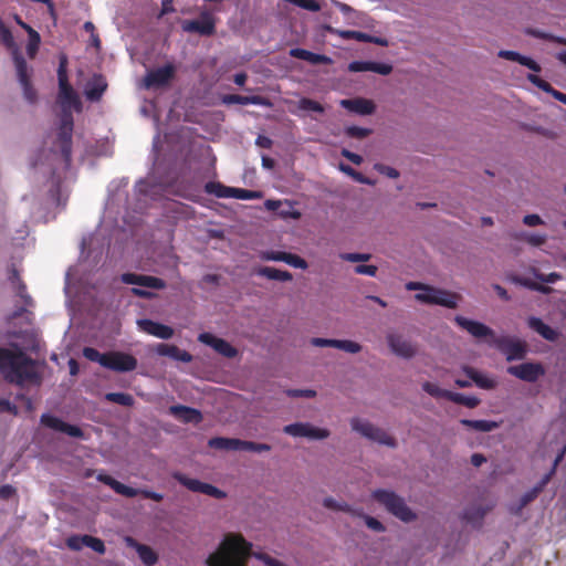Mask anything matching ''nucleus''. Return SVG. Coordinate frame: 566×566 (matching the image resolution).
Wrapping results in <instances>:
<instances>
[{"instance_id": "1", "label": "nucleus", "mask_w": 566, "mask_h": 566, "mask_svg": "<svg viewBox=\"0 0 566 566\" xmlns=\"http://www.w3.org/2000/svg\"><path fill=\"white\" fill-rule=\"evenodd\" d=\"M0 373L6 381L17 386L39 385L42 379L36 361L17 344L0 347Z\"/></svg>"}, {"instance_id": "2", "label": "nucleus", "mask_w": 566, "mask_h": 566, "mask_svg": "<svg viewBox=\"0 0 566 566\" xmlns=\"http://www.w3.org/2000/svg\"><path fill=\"white\" fill-rule=\"evenodd\" d=\"M252 545L241 534L229 533L224 536L217 552L208 559V566H245L251 556Z\"/></svg>"}, {"instance_id": "3", "label": "nucleus", "mask_w": 566, "mask_h": 566, "mask_svg": "<svg viewBox=\"0 0 566 566\" xmlns=\"http://www.w3.org/2000/svg\"><path fill=\"white\" fill-rule=\"evenodd\" d=\"M373 497L382 504L388 512L403 522H411L416 518V514L406 504L405 500L395 492L386 490H376Z\"/></svg>"}, {"instance_id": "4", "label": "nucleus", "mask_w": 566, "mask_h": 566, "mask_svg": "<svg viewBox=\"0 0 566 566\" xmlns=\"http://www.w3.org/2000/svg\"><path fill=\"white\" fill-rule=\"evenodd\" d=\"M97 481L104 483L105 485L109 486L115 493L126 496V497H135L137 495H142L144 499L153 500L155 502H161L164 499V495L150 490H138L130 486H127L117 480H115L113 476L106 474V473H98L96 476Z\"/></svg>"}, {"instance_id": "5", "label": "nucleus", "mask_w": 566, "mask_h": 566, "mask_svg": "<svg viewBox=\"0 0 566 566\" xmlns=\"http://www.w3.org/2000/svg\"><path fill=\"white\" fill-rule=\"evenodd\" d=\"M416 300L426 304L441 305L448 308L458 306L459 296L454 293L426 285L423 290L415 295Z\"/></svg>"}, {"instance_id": "6", "label": "nucleus", "mask_w": 566, "mask_h": 566, "mask_svg": "<svg viewBox=\"0 0 566 566\" xmlns=\"http://www.w3.org/2000/svg\"><path fill=\"white\" fill-rule=\"evenodd\" d=\"M350 424L353 430L359 432L361 436L373 441L391 448L396 447L395 438L389 436L385 430L375 427L368 421L361 420L359 418H354L352 419Z\"/></svg>"}, {"instance_id": "7", "label": "nucleus", "mask_w": 566, "mask_h": 566, "mask_svg": "<svg viewBox=\"0 0 566 566\" xmlns=\"http://www.w3.org/2000/svg\"><path fill=\"white\" fill-rule=\"evenodd\" d=\"M206 191L217 196L218 198H235L241 200H250L261 198L260 191L248 190L242 188H232L221 185L220 182H208Z\"/></svg>"}, {"instance_id": "8", "label": "nucleus", "mask_w": 566, "mask_h": 566, "mask_svg": "<svg viewBox=\"0 0 566 566\" xmlns=\"http://www.w3.org/2000/svg\"><path fill=\"white\" fill-rule=\"evenodd\" d=\"M490 345L495 346L509 361L524 358L526 354V345L520 339L509 336H500L490 342Z\"/></svg>"}, {"instance_id": "9", "label": "nucleus", "mask_w": 566, "mask_h": 566, "mask_svg": "<svg viewBox=\"0 0 566 566\" xmlns=\"http://www.w3.org/2000/svg\"><path fill=\"white\" fill-rule=\"evenodd\" d=\"M172 476L181 485L186 486L188 490L192 492L202 493L214 499L226 497V493L212 484L201 482L200 480L197 479L188 478L187 475L179 472L174 473Z\"/></svg>"}, {"instance_id": "10", "label": "nucleus", "mask_w": 566, "mask_h": 566, "mask_svg": "<svg viewBox=\"0 0 566 566\" xmlns=\"http://www.w3.org/2000/svg\"><path fill=\"white\" fill-rule=\"evenodd\" d=\"M454 322L458 326L467 331L474 338L486 339L489 344L495 338L494 331L483 323L469 319L461 315H457L454 317Z\"/></svg>"}, {"instance_id": "11", "label": "nucleus", "mask_w": 566, "mask_h": 566, "mask_svg": "<svg viewBox=\"0 0 566 566\" xmlns=\"http://www.w3.org/2000/svg\"><path fill=\"white\" fill-rule=\"evenodd\" d=\"M104 367L117 373H127L136 369L137 359L124 352H108Z\"/></svg>"}, {"instance_id": "12", "label": "nucleus", "mask_w": 566, "mask_h": 566, "mask_svg": "<svg viewBox=\"0 0 566 566\" xmlns=\"http://www.w3.org/2000/svg\"><path fill=\"white\" fill-rule=\"evenodd\" d=\"M14 65L18 81L22 87L23 96L29 103H33L35 101V92L30 84L29 67L25 60L18 50L14 52Z\"/></svg>"}, {"instance_id": "13", "label": "nucleus", "mask_w": 566, "mask_h": 566, "mask_svg": "<svg viewBox=\"0 0 566 566\" xmlns=\"http://www.w3.org/2000/svg\"><path fill=\"white\" fill-rule=\"evenodd\" d=\"M283 432L292 437H305L314 440H322L329 437V431L327 429L316 428L304 422L287 424L283 428Z\"/></svg>"}, {"instance_id": "14", "label": "nucleus", "mask_w": 566, "mask_h": 566, "mask_svg": "<svg viewBox=\"0 0 566 566\" xmlns=\"http://www.w3.org/2000/svg\"><path fill=\"white\" fill-rule=\"evenodd\" d=\"M41 423L50 429L63 432L72 438L86 439L84 431L80 427L70 424L55 416L43 413L41 416Z\"/></svg>"}, {"instance_id": "15", "label": "nucleus", "mask_w": 566, "mask_h": 566, "mask_svg": "<svg viewBox=\"0 0 566 566\" xmlns=\"http://www.w3.org/2000/svg\"><path fill=\"white\" fill-rule=\"evenodd\" d=\"M507 373L521 380L535 382L539 377L544 376L545 369L539 363H523L510 366Z\"/></svg>"}, {"instance_id": "16", "label": "nucleus", "mask_w": 566, "mask_h": 566, "mask_svg": "<svg viewBox=\"0 0 566 566\" xmlns=\"http://www.w3.org/2000/svg\"><path fill=\"white\" fill-rule=\"evenodd\" d=\"M174 66L170 64L148 71L143 80V87L147 90L161 87L168 84L174 75Z\"/></svg>"}, {"instance_id": "17", "label": "nucleus", "mask_w": 566, "mask_h": 566, "mask_svg": "<svg viewBox=\"0 0 566 566\" xmlns=\"http://www.w3.org/2000/svg\"><path fill=\"white\" fill-rule=\"evenodd\" d=\"M57 102L62 114H72V111L81 112L82 109L80 98L69 83L59 84Z\"/></svg>"}, {"instance_id": "18", "label": "nucleus", "mask_w": 566, "mask_h": 566, "mask_svg": "<svg viewBox=\"0 0 566 566\" xmlns=\"http://www.w3.org/2000/svg\"><path fill=\"white\" fill-rule=\"evenodd\" d=\"M198 340L207 346L212 347L218 354L233 358L238 355V350L226 339L219 338L211 333H201L198 336Z\"/></svg>"}, {"instance_id": "19", "label": "nucleus", "mask_w": 566, "mask_h": 566, "mask_svg": "<svg viewBox=\"0 0 566 566\" xmlns=\"http://www.w3.org/2000/svg\"><path fill=\"white\" fill-rule=\"evenodd\" d=\"M181 28L189 33L210 35L214 32V19L210 13L203 12L198 20H185Z\"/></svg>"}, {"instance_id": "20", "label": "nucleus", "mask_w": 566, "mask_h": 566, "mask_svg": "<svg viewBox=\"0 0 566 566\" xmlns=\"http://www.w3.org/2000/svg\"><path fill=\"white\" fill-rule=\"evenodd\" d=\"M387 342L392 353L397 356L411 358L416 354V346L400 334H388Z\"/></svg>"}, {"instance_id": "21", "label": "nucleus", "mask_w": 566, "mask_h": 566, "mask_svg": "<svg viewBox=\"0 0 566 566\" xmlns=\"http://www.w3.org/2000/svg\"><path fill=\"white\" fill-rule=\"evenodd\" d=\"M137 324L140 331L160 339H169L174 336V329L170 326L153 319H139Z\"/></svg>"}, {"instance_id": "22", "label": "nucleus", "mask_w": 566, "mask_h": 566, "mask_svg": "<svg viewBox=\"0 0 566 566\" xmlns=\"http://www.w3.org/2000/svg\"><path fill=\"white\" fill-rule=\"evenodd\" d=\"M106 88V78L101 74H94L84 86V95L90 102H97L102 98Z\"/></svg>"}, {"instance_id": "23", "label": "nucleus", "mask_w": 566, "mask_h": 566, "mask_svg": "<svg viewBox=\"0 0 566 566\" xmlns=\"http://www.w3.org/2000/svg\"><path fill=\"white\" fill-rule=\"evenodd\" d=\"M48 196L54 205L65 208L70 196V189L64 184V179H51Z\"/></svg>"}, {"instance_id": "24", "label": "nucleus", "mask_w": 566, "mask_h": 566, "mask_svg": "<svg viewBox=\"0 0 566 566\" xmlns=\"http://www.w3.org/2000/svg\"><path fill=\"white\" fill-rule=\"evenodd\" d=\"M264 207L266 210L275 212L282 219H300L301 212L295 210L292 203L287 200H273L268 199L264 202Z\"/></svg>"}, {"instance_id": "25", "label": "nucleus", "mask_w": 566, "mask_h": 566, "mask_svg": "<svg viewBox=\"0 0 566 566\" xmlns=\"http://www.w3.org/2000/svg\"><path fill=\"white\" fill-rule=\"evenodd\" d=\"M339 105L343 108L358 115H370L376 109V105L371 99L363 97L342 99Z\"/></svg>"}, {"instance_id": "26", "label": "nucleus", "mask_w": 566, "mask_h": 566, "mask_svg": "<svg viewBox=\"0 0 566 566\" xmlns=\"http://www.w3.org/2000/svg\"><path fill=\"white\" fill-rule=\"evenodd\" d=\"M122 280L126 284H135L155 290H161L166 286V283L163 279L151 275L125 273L123 274Z\"/></svg>"}, {"instance_id": "27", "label": "nucleus", "mask_w": 566, "mask_h": 566, "mask_svg": "<svg viewBox=\"0 0 566 566\" xmlns=\"http://www.w3.org/2000/svg\"><path fill=\"white\" fill-rule=\"evenodd\" d=\"M73 132L72 114H62L59 138L61 140V149L63 155L69 158L71 154V138Z\"/></svg>"}, {"instance_id": "28", "label": "nucleus", "mask_w": 566, "mask_h": 566, "mask_svg": "<svg viewBox=\"0 0 566 566\" xmlns=\"http://www.w3.org/2000/svg\"><path fill=\"white\" fill-rule=\"evenodd\" d=\"M169 413L185 423H199L202 421V415L198 409L184 405L171 406Z\"/></svg>"}, {"instance_id": "29", "label": "nucleus", "mask_w": 566, "mask_h": 566, "mask_svg": "<svg viewBox=\"0 0 566 566\" xmlns=\"http://www.w3.org/2000/svg\"><path fill=\"white\" fill-rule=\"evenodd\" d=\"M497 55H499V57H502V59H505L509 61H513V62H517L518 64L527 67L528 70H531L533 72L537 73V72L542 71L541 65L535 60H533L530 56L523 55L516 51L500 50Z\"/></svg>"}, {"instance_id": "30", "label": "nucleus", "mask_w": 566, "mask_h": 566, "mask_svg": "<svg viewBox=\"0 0 566 566\" xmlns=\"http://www.w3.org/2000/svg\"><path fill=\"white\" fill-rule=\"evenodd\" d=\"M290 55L295 59H300L303 61L308 62L312 65H318V64H332L333 60L332 57L325 55V54H318L311 52L305 49L294 48L290 50Z\"/></svg>"}, {"instance_id": "31", "label": "nucleus", "mask_w": 566, "mask_h": 566, "mask_svg": "<svg viewBox=\"0 0 566 566\" xmlns=\"http://www.w3.org/2000/svg\"><path fill=\"white\" fill-rule=\"evenodd\" d=\"M156 353L160 356H167L182 363H190L192 360V355L190 353L171 344H158L156 347Z\"/></svg>"}, {"instance_id": "32", "label": "nucleus", "mask_w": 566, "mask_h": 566, "mask_svg": "<svg viewBox=\"0 0 566 566\" xmlns=\"http://www.w3.org/2000/svg\"><path fill=\"white\" fill-rule=\"evenodd\" d=\"M221 102L226 105L240 104V105H256L270 106V102L262 96H241L235 94H228L221 97Z\"/></svg>"}, {"instance_id": "33", "label": "nucleus", "mask_w": 566, "mask_h": 566, "mask_svg": "<svg viewBox=\"0 0 566 566\" xmlns=\"http://www.w3.org/2000/svg\"><path fill=\"white\" fill-rule=\"evenodd\" d=\"M126 543L128 546L134 547L137 551L139 558L145 565L153 566L156 564L158 556L153 548L147 545L139 544L132 537H126Z\"/></svg>"}, {"instance_id": "34", "label": "nucleus", "mask_w": 566, "mask_h": 566, "mask_svg": "<svg viewBox=\"0 0 566 566\" xmlns=\"http://www.w3.org/2000/svg\"><path fill=\"white\" fill-rule=\"evenodd\" d=\"M528 82L535 85L537 88L551 94L554 98L566 105V94L555 90L549 83L542 80L536 74L530 73L526 75Z\"/></svg>"}, {"instance_id": "35", "label": "nucleus", "mask_w": 566, "mask_h": 566, "mask_svg": "<svg viewBox=\"0 0 566 566\" xmlns=\"http://www.w3.org/2000/svg\"><path fill=\"white\" fill-rule=\"evenodd\" d=\"M528 326L546 340L555 342L558 338V333L538 317H530Z\"/></svg>"}, {"instance_id": "36", "label": "nucleus", "mask_w": 566, "mask_h": 566, "mask_svg": "<svg viewBox=\"0 0 566 566\" xmlns=\"http://www.w3.org/2000/svg\"><path fill=\"white\" fill-rule=\"evenodd\" d=\"M240 441L238 438L214 437L208 441V446L218 450L240 451Z\"/></svg>"}, {"instance_id": "37", "label": "nucleus", "mask_w": 566, "mask_h": 566, "mask_svg": "<svg viewBox=\"0 0 566 566\" xmlns=\"http://www.w3.org/2000/svg\"><path fill=\"white\" fill-rule=\"evenodd\" d=\"M460 423L469 429L479 432H490L499 427L497 422L491 420L461 419Z\"/></svg>"}, {"instance_id": "38", "label": "nucleus", "mask_w": 566, "mask_h": 566, "mask_svg": "<svg viewBox=\"0 0 566 566\" xmlns=\"http://www.w3.org/2000/svg\"><path fill=\"white\" fill-rule=\"evenodd\" d=\"M490 509H484L481 505H472L464 510L462 518L470 524H481L486 512Z\"/></svg>"}, {"instance_id": "39", "label": "nucleus", "mask_w": 566, "mask_h": 566, "mask_svg": "<svg viewBox=\"0 0 566 566\" xmlns=\"http://www.w3.org/2000/svg\"><path fill=\"white\" fill-rule=\"evenodd\" d=\"M259 275L274 281H291L292 274L289 271L279 270L272 266H263L258 271Z\"/></svg>"}, {"instance_id": "40", "label": "nucleus", "mask_w": 566, "mask_h": 566, "mask_svg": "<svg viewBox=\"0 0 566 566\" xmlns=\"http://www.w3.org/2000/svg\"><path fill=\"white\" fill-rule=\"evenodd\" d=\"M324 29L332 33V34H335V35H338L339 38L342 39H345V40H348V39H355L357 41H360V42H367L368 39V34L367 33H364V32H360V31H353V30H339V29H335L331 25H325Z\"/></svg>"}, {"instance_id": "41", "label": "nucleus", "mask_w": 566, "mask_h": 566, "mask_svg": "<svg viewBox=\"0 0 566 566\" xmlns=\"http://www.w3.org/2000/svg\"><path fill=\"white\" fill-rule=\"evenodd\" d=\"M467 375L474 384L482 389H493L496 386V381L490 377H486L473 368L465 369Z\"/></svg>"}, {"instance_id": "42", "label": "nucleus", "mask_w": 566, "mask_h": 566, "mask_svg": "<svg viewBox=\"0 0 566 566\" xmlns=\"http://www.w3.org/2000/svg\"><path fill=\"white\" fill-rule=\"evenodd\" d=\"M448 400L465 406L468 408H475L480 405V399L475 396H467L460 392L450 391Z\"/></svg>"}, {"instance_id": "43", "label": "nucleus", "mask_w": 566, "mask_h": 566, "mask_svg": "<svg viewBox=\"0 0 566 566\" xmlns=\"http://www.w3.org/2000/svg\"><path fill=\"white\" fill-rule=\"evenodd\" d=\"M296 107H297V112H295L296 115H300L298 112L324 113V111H325V108L322 104H319L318 102H316L314 99L307 98V97L300 98L296 104Z\"/></svg>"}, {"instance_id": "44", "label": "nucleus", "mask_w": 566, "mask_h": 566, "mask_svg": "<svg viewBox=\"0 0 566 566\" xmlns=\"http://www.w3.org/2000/svg\"><path fill=\"white\" fill-rule=\"evenodd\" d=\"M27 33L29 36L28 43H27V54L32 59L35 56V54L39 50V46L41 43V36L33 28H28Z\"/></svg>"}, {"instance_id": "45", "label": "nucleus", "mask_w": 566, "mask_h": 566, "mask_svg": "<svg viewBox=\"0 0 566 566\" xmlns=\"http://www.w3.org/2000/svg\"><path fill=\"white\" fill-rule=\"evenodd\" d=\"M105 399L124 407H132L134 405L133 396L126 392H107Z\"/></svg>"}, {"instance_id": "46", "label": "nucleus", "mask_w": 566, "mask_h": 566, "mask_svg": "<svg viewBox=\"0 0 566 566\" xmlns=\"http://www.w3.org/2000/svg\"><path fill=\"white\" fill-rule=\"evenodd\" d=\"M334 348L352 354H356L361 350V346L358 343L348 339H335Z\"/></svg>"}, {"instance_id": "47", "label": "nucleus", "mask_w": 566, "mask_h": 566, "mask_svg": "<svg viewBox=\"0 0 566 566\" xmlns=\"http://www.w3.org/2000/svg\"><path fill=\"white\" fill-rule=\"evenodd\" d=\"M422 389L434 398H446L448 399L450 390L442 389L433 382L426 381L422 384Z\"/></svg>"}, {"instance_id": "48", "label": "nucleus", "mask_w": 566, "mask_h": 566, "mask_svg": "<svg viewBox=\"0 0 566 566\" xmlns=\"http://www.w3.org/2000/svg\"><path fill=\"white\" fill-rule=\"evenodd\" d=\"M271 450V446L266 443H259L253 441H240V451H251V452H266Z\"/></svg>"}, {"instance_id": "49", "label": "nucleus", "mask_w": 566, "mask_h": 566, "mask_svg": "<svg viewBox=\"0 0 566 566\" xmlns=\"http://www.w3.org/2000/svg\"><path fill=\"white\" fill-rule=\"evenodd\" d=\"M83 356L91 360V361H95V363H98L101 366L104 367L105 365V360L107 358V353L105 354H102L99 353L96 348H93V347H84L83 348Z\"/></svg>"}, {"instance_id": "50", "label": "nucleus", "mask_w": 566, "mask_h": 566, "mask_svg": "<svg viewBox=\"0 0 566 566\" xmlns=\"http://www.w3.org/2000/svg\"><path fill=\"white\" fill-rule=\"evenodd\" d=\"M84 539H85L84 544L86 547H90L97 554H101V555L105 554L106 547H105L104 542L101 538L85 534Z\"/></svg>"}, {"instance_id": "51", "label": "nucleus", "mask_w": 566, "mask_h": 566, "mask_svg": "<svg viewBox=\"0 0 566 566\" xmlns=\"http://www.w3.org/2000/svg\"><path fill=\"white\" fill-rule=\"evenodd\" d=\"M323 505L329 510L343 511V512H348L350 514H356V511L353 510L347 503H339L336 500H334L333 497L324 499Z\"/></svg>"}, {"instance_id": "52", "label": "nucleus", "mask_w": 566, "mask_h": 566, "mask_svg": "<svg viewBox=\"0 0 566 566\" xmlns=\"http://www.w3.org/2000/svg\"><path fill=\"white\" fill-rule=\"evenodd\" d=\"M0 35H1L3 43L8 48L13 49V53L15 52V50L19 51V49L15 46L14 38H13L11 31L6 27V24L3 23V21L1 19H0Z\"/></svg>"}, {"instance_id": "53", "label": "nucleus", "mask_w": 566, "mask_h": 566, "mask_svg": "<svg viewBox=\"0 0 566 566\" xmlns=\"http://www.w3.org/2000/svg\"><path fill=\"white\" fill-rule=\"evenodd\" d=\"M512 281L514 283H517L520 285H523L525 287H528L531 290H534V291H539V292H543V293H547L548 292V287L544 286V285H541V284H537L528 279H523V277H520V276H514L512 279Z\"/></svg>"}, {"instance_id": "54", "label": "nucleus", "mask_w": 566, "mask_h": 566, "mask_svg": "<svg viewBox=\"0 0 566 566\" xmlns=\"http://www.w3.org/2000/svg\"><path fill=\"white\" fill-rule=\"evenodd\" d=\"M373 61H353L348 64V71L353 73L371 72Z\"/></svg>"}, {"instance_id": "55", "label": "nucleus", "mask_w": 566, "mask_h": 566, "mask_svg": "<svg viewBox=\"0 0 566 566\" xmlns=\"http://www.w3.org/2000/svg\"><path fill=\"white\" fill-rule=\"evenodd\" d=\"M85 539H84V535H72L70 537L66 538V546L71 549V551H81L85 544H84Z\"/></svg>"}, {"instance_id": "56", "label": "nucleus", "mask_w": 566, "mask_h": 566, "mask_svg": "<svg viewBox=\"0 0 566 566\" xmlns=\"http://www.w3.org/2000/svg\"><path fill=\"white\" fill-rule=\"evenodd\" d=\"M14 290H15L17 295L22 300L24 306L33 305V300L27 291L25 283H19V285H15Z\"/></svg>"}, {"instance_id": "57", "label": "nucleus", "mask_w": 566, "mask_h": 566, "mask_svg": "<svg viewBox=\"0 0 566 566\" xmlns=\"http://www.w3.org/2000/svg\"><path fill=\"white\" fill-rule=\"evenodd\" d=\"M285 263H287L289 265H292L296 269L304 270L307 268V262L304 259H302L301 256H298L297 254H293V253L287 254Z\"/></svg>"}, {"instance_id": "58", "label": "nucleus", "mask_w": 566, "mask_h": 566, "mask_svg": "<svg viewBox=\"0 0 566 566\" xmlns=\"http://www.w3.org/2000/svg\"><path fill=\"white\" fill-rule=\"evenodd\" d=\"M345 132L348 136L356 137V138H364L365 136H367L370 133V130L368 128H364V127H359V126H348L345 128Z\"/></svg>"}, {"instance_id": "59", "label": "nucleus", "mask_w": 566, "mask_h": 566, "mask_svg": "<svg viewBox=\"0 0 566 566\" xmlns=\"http://www.w3.org/2000/svg\"><path fill=\"white\" fill-rule=\"evenodd\" d=\"M340 258L349 262H365L370 259V254L366 253H342Z\"/></svg>"}, {"instance_id": "60", "label": "nucleus", "mask_w": 566, "mask_h": 566, "mask_svg": "<svg viewBox=\"0 0 566 566\" xmlns=\"http://www.w3.org/2000/svg\"><path fill=\"white\" fill-rule=\"evenodd\" d=\"M371 72L380 75H389L392 72V65L389 63L373 62Z\"/></svg>"}, {"instance_id": "61", "label": "nucleus", "mask_w": 566, "mask_h": 566, "mask_svg": "<svg viewBox=\"0 0 566 566\" xmlns=\"http://www.w3.org/2000/svg\"><path fill=\"white\" fill-rule=\"evenodd\" d=\"M374 168L379 175H382L384 177H399V172L396 169L384 164H376Z\"/></svg>"}, {"instance_id": "62", "label": "nucleus", "mask_w": 566, "mask_h": 566, "mask_svg": "<svg viewBox=\"0 0 566 566\" xmlns=\"http://www.w3.org/2000/svg\"><path fill=\"white\" fill-rule=\"evenodd\" d=\"M541 491L534 485L530 491L524 493L521 497V505L525 506L528 503L533 502L538 495Z\"/></svg>"}, {"instance_id": "63", "label": "nucleus", "mask_w": 566, "mask_h": 566, "mask_svg": "<svg viewBox=\"0 0 566 566\" xmlns=\"http://www.w3.org/2000/svg\"><path fill=\"white\" fill-rule=\"evenodd\" d=\"M546 234L528 233L526 242L532 247H541L546 242Z\"/></svg>"}, {"instance_id": "64", "label": "nucleus", "mask_w": 566, "mask_h": 566, "mask_svg": "<svg viewBox=\"0 0 566 566\" xmlns=\"http://www.w3.org/2000/svg\"><path fill=\"white\" fill-rule=\"evenodd\" d=\"M364 520H365L366 525L370 530H373L375 532H384L385 531V526L377 518L369 516V515H364Z\"/></svg>"}]
</instances>
